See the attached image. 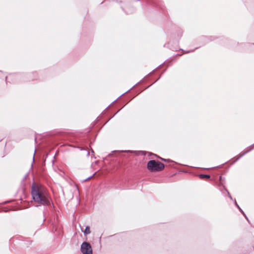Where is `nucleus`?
<instances>
[{
	"mask_svg": "<svg viewBox=\"0 0 254 254\" xmlns=\"http://www.w3.org/2000/svg\"><path fill=\"white\" fill-rule=\"evenodd\" d=\"M31 195L35 202L44 205H48L50 203V199L43 187H39L33 184L31 188Z\"/></svg>",
	"mask_w": 254,
	"mask_h": 254,
	"instance_id": "1",
	"label": "nucleus"
},
{
	"mask_svg": "<svg viewBox=\"0 0 254 254\" xmlns=\"http://www.w3.org/2000/svg\"><path fill=\"white\" fill-rule=\"evenodd\" d=\"M164 168V164L159 162L152 160L147 163V168L151 171H160Z\"/></svg>",
	"mask_w": 254,
	"mask_h": 254,
	"instance_id": "2",
	"label": "nucleus"
},
{
	"mask_svg": "<svg viewBox=\"0 0 254 254\" xmlns=\"http://www.w3.org/2000/svg\"><path fill=\"white\" fill-rule=\"evenodd\" d=\"M81 252L83 254H92V249L91 245L86 242L82 243L80 247Z\"/></svg>",
	"mask_w": 254,
	"mask_h": 254,
	"instance_id": "3",
	"label": "nucleus"
},
{
	"mask_svg": "<svg viewBox=\"0 0 254 254\" xmlns=\"http://www.w3.org/2000/svg\"><path fill=\"white\" fill-rule=\"evenodd\" d=\"M81 230L85 235H87L90 233V228L89 226H86L84 230L81 228Z\"/></svg>",
	"mask_w": 254,
	"mask_h": 254,
	"instance_id": "4",
	"label": "nucleus"
},
{
	"mask_svg": "<svg viewBox=\"0 0 254 254\" xmlns=\"http://www.w3.org/2000/svg\"><path fill=\"white\" fill-rule=\"evenodd\" d=\"M199 178L201 179H203L204 178H209L210 176L209 175H205V174H200L199 175Z\"/></svg>",
	"mask_w": 254,
	"mask_h": 254,
	"instance_id": "5",
	"label": "nucleus"
},
{
	"mask_svg": "<svg viewBox=\"0 0 254 254\" xmlns=\"http://www.w3.org/2000/svg\"><path fill=\"white\" fill-rule=\"evenodd\" d=\"M235 205L237 206V207L239 209V210L244 214V212H243L242 210L241 209V208L239 207V206L238 205V204H237L236 200H235Z\"/></svg>",
	"mask_w": 254,
	"mask_h": 254,
	"instance_id": "6",
	"label": "nucleus"
},
{
	"mask_svg": "<svg viewBox=\"0 0 254 254\" xmlns=\"http://www.w3.org/2000/svg\"><path fill=\"white\" fill-rule=\"evenodd\" d=\"M91 177H88V178L87 179H86L85 181H86V180H87L89 179H90V178H91Z\"/></svg>",
	"mask_w": 254,
	"mask_h": 254,
	"instance_id": "7",
	"label": "nucleus"
},
{
	"mask_svg": "<svg viewBox=\"0 0 254 254\" xmlns=\"http://www.w3.org/2000/svg\"><path fill=\"white\" fill-rule=\"evenodd\" d=\"M125 152H131L130 151L127 150V151H125Z\"/></svg>",
	"mask_w": 254,
	"mask_h": 254,
	"instance_id": "8",
	"label": "nucleus"
},
{
	"mask_svg": "<svg viewBox=\"0 0 254 254\" xmlns=\"http://www.w3.org/2000/svg\"><path fill=\"white\" fill-rule=\"evenodd\" d=\"M229 197L231 199H232V197L230 195L229 196Z\"/></svg>",
	"mask_w": 254,
	"mask_h": 254,
	"instance_id": "9",
	"label": "nucleus"
},
{
	"mask_svg": "<svg viewBox=\"0 0 254 254\" xmlns=\"http://www.w3.org/2000/svg\"><path fill=\"white\" fill-rule=\"evenodd\" d=\"M33 160H34V156H33Z\"/></svg>",
	"mask_w": 254,
	"mask_h": 254,
	"instance_id": "10",
	"label": "nucleus"
}]
</instances>
